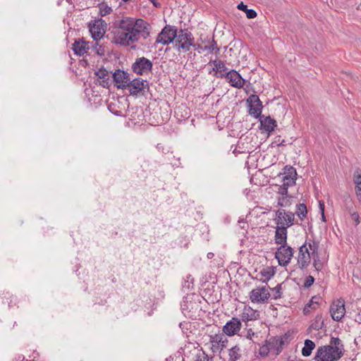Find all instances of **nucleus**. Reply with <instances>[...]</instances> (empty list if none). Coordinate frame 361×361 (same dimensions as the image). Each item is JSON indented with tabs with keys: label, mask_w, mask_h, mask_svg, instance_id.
<instances>
[{
	"label": "nucleus",
	"mask_w": 361,
	"mask_h": 361,
	"mask_svg": "<svg viewBox=\"0 0 361 361\" xmlns=\"http://www.w3.org/2000/svg\"><path fill=\"white\" fill-rule=\"evenodd\" d=\"M322 301H323V300L320 296H319V300H317V299L314 300V302H317L316 305L318 307L321 305Z\"/></svg>",
	"instance_id": "62"
},
{
	"label": "nucleus",
	"mask_w": 361,
	"mask_h": 361,
	"mask_svg": "<svg viewBox=\"0 0 361 361\" xmlns=\"http://www.w3.org/2000/svg\"><path fill=\"white\" fill-rule=\"evenodd\" d=\"M296 182H283L282 185H279L278 193L282 196H288V187L295 185Z\"/></svg>",
	"instance_id": "34"
},
{
	"label": "nucleus",
	"mask_w": 361,
	"mask_h": 361,
	"mask_svg": "<svg viewBox=\"0 0 361 361\" xmlns=\"http://www.w3.org/2000/svg\"><path fill=\"white\" fill-rule=\"evenodd\" d=\"M213 63L214 67L209 71V73H211L212 71H214V75L220 78V75L225 74L226 72H228V68L226 67L224 61L220 59H215L214 61H210L209 63Z\"/></svg>",
	"instance_id": "23"
},
{
	"label": "nucleus",
	"mask_w": 361,
	"mask_h": 361,
	"mask_svg": "<svg viewBox=\"0 0 361 361\" xmlns=\"http://www.w3.org/2000/svg\"><path fill=\"white\" fill-rule=\"evenodd\" d=\"M137 18L132 17H123L121 19L115 20L113 22L112 27L118 31L124 32H129L133 26H135L137 23Z\"/></svg>",
	"instance_id": "12"
},
{
	"label": "nucleus",
	"mask_w": 361,
	"mask_h": 361,
	"mask_svg": "<svg viewBox=\"0 0 361 361\" xmlns=\"http://www.w3.org/2000/svg\"><path fill=\"white\" fill-rule=\"evenodd\" d=\"M149 1L152 3V4L154 7H156V8L161 7V4L159 2H158L157 0H149Z\"/></svg>",
	"instance_id": "59"
},
{
	"label": "nucleus",
	"mask_w": 361,
	"mask_h": 361,
	"mask_svg": "<svg viewBox=\"0 0 361 361\" xmlns=\"http://www.w3.org/2000/svg\"><path fill=\"white\" fill-rule=\"evenodd\" d=\"M208 44L214 47V50H216L215 54L218 55L219 54L220 49L218 47L216 42L214 39V36L212 37L211 40H208Z\"/></svg>",
	"instance_id": "49"
},
{
	"label": "nucleus",
	"mask_w": 361,
	"mask_h": 361,
	"mask_svg": "<svg viewBox=\"0 0 361 361\" xmlns=\"http://www.w3.org/2000/svg\"><path fill=\"white\" fill-rule=\"evenodd\" d=\"M352 218L355 221L356 225L360 224V216L357 212L352 214Z\"/></svg>",
	"instance_id": "55"
},
{
	"label": "nucleus",
	"mask_w": 361,
	"mask_h": 361,
	"mask_svg": "<svg viewBox=\"0 0 361 361\" xmlns=\"http://www.w3.org/2000/svg\"><path fill=\"white\" fill-rule=\"evenodd\" d=\"M314 348V343L310 339H306L305 341V345L302 349V355L305 357L310 356Z\"/></svg>",
	"instance_id": "27"
},
{
	"label": "nucleus",
	"mask_w": 361,
	"mask_h": 361,
	"mask_svg": "<svg viewBox=\"0 0 361 361\" xmlns=\"http://www.w3.org/2000/svg\"><path fill=\"white\" fill-rule=\"evenodd\" d=\"M313 258V266L315 268L316 271H321L323 268V263L319 259V257L318 254L315 255H312Z\"/></svg>",
	"instance_id": "42"
},
{
	"label": "nucleus",
	"mask_w": 361,
	"mask_h": 361,
	"mask_svg": "<svg viewBox=\"0 0 361 361\" xmlns=\"http://www.w3.org/2000/svg\"><path fill=\"white\" fill-rule=\"evenodd\" d=\"M92 25H93L94 27V30H96V31H103V30H105V32L106 31L107 23L102 18L94 20H90L87 23L88 28H90V26H92Z\"/></svg>",
	"instance_id": "26"
},
{
	"label": "nucleus",
	"mask_w": 361,
	"mask_h": 361,
	"mask_svg": "<svg viewBox=\"0 0 361 361\" xmlns=\"http://www.w3.org/2000/svg\"><path fill=\"white\" fill-rule=\"evenodd\" d=\"M264 108V106L262 104V102L261 100H259L254 104V106L252 108H250V110H248V114L252 116L255 118H258L262 116V109Z\"/></svg>",
	"instance_id": "25"
},
{
	"label": "nucleus",
	"mask_w": 361,
	"mask_h": 361,
	"mask_svg": "<svg viewBox=\"0 0 361 361\" xmlns=\"http://www.w3.org/2000/svg\"><path fill=\"white\" fill-rule=\"evenodd\" d=\"M280 142H281V136L280 135H277L275 137L273 143H276V145H277V144L279 143Z\"/></svg>",
	"instance_id": "61"
},
{
	"label": "nucleus",
	"mask_w": 361,
	"mask_h": 361,
	"mask_svg": "<svg viewBox=\"0 0 361 361\" xmlns=\"http://www.w3.org/2000/svg\"><path fill=\"white\" fill-rule=\"evenodd\" d=\"M136 23H138L133 26L129 32L114 31V36L111 42L116 45L128 47L130 44L137 42L141 37V28L142 23H144V20L142 18H137Z\"/></svg>",
	"instance_id": "3"
},
{
	"label": "nucleus",
	"mask_w": 361,
	"mask_h": 361,
	"mask_svg": "<svg viewBox=\"0 0 361 361\" xmlns=\"http://www.w3.org/2000/svg\"><path fill=\"white\" fill-rule=\"evenodd\" d=\"M191 47H193L195 48V50L197 51L199 53H200V50H203L204 46H202L201 44L198 43H195L193 42V44L191 45Z\"/></svg>",
	"instance_id": "53"
},
{
	"label": "nucleus",
	"mask_w": 361,
	"mask_h": 361,
	"mask_svg": "<svg viewBox=\"0 0 361 361\" xmlns=\"http://www.w3.org/2000/svg\"><path fill=\"white\" fill-rule=\"evenodd\" d=\"M241 328L240 320L236 317H233L223 327V331L228 336L236 334Z\"/></svg>",
	"instance_id": "18"
},
{
	"label": "nucleus",
	"mask_w": 361,
	"mask_h": 361,
	"mask_svg": "<svg viewBox=\"0 0 361 361\" xmlns=\"http://www.w3.org/2000/svg\"><path fill=\"white\" fill-rule=\"evenodd\" d=\"M291 196H282L281 197H279L278 199V206L281 207H286L290 205V202L289 200V198H290Z\"/></svg>",
	"instance_id": "41"
},
{
	"label": "nucleus",
	"mask_w": 361,
	"mask_h": 361,
	"mask_svg": "<svg viewBox=\"0 0 361 361\" xmlns=\"http://www.w3.org/2000/svg\"><path fill=\"white\" fill-rule=\"evenodd\" d=\"M245 85V87L244 88V90L246 92V94H249V92L251 91L253 92L254 93H256V92L254 89V87L251 82L247 81Z\"/></svg>",
	"instance_id": "51"
},
{
	"label": "nucleus",
	"mask_w": 361,
	"mask_h": 361,
	"mask_svg": "<svg viewBox=\"0 0 361 361\" xmlns=\"http://www.w3.org/2000/svg\"><path fill=\"white\" fill-rule=\"evenodd\" d=\"M80 63H81L82 66L83 67H85V68H86V67L89 66V62H88V61H87V59H82V60L80 61Z\"/></svg>",
	"instance_id": "58"
},
{
	"label": "nucleus",
	"mask_w": 361,
	"mask_h": 361,
	"mask_svg": "<svg viewBox=\"0 0 361 361\" xmlns=\"http://www.w3.org/2000/svg\"><path fill=\"white\" fill-rule=\"evenodd\" d=\"M288 338L287 334H285L283 337H277L274 338L272 344L274 345L277 351H281L284 345L285 341Z\"/></svg>",
	"instance_id": "32"
},
{
	"label": "nucleus",
	"mask_w": 361,
	"mask_h": 361,
	"mask_svg": "<svg viewBox=\"0 0 361 361\" xmlns=\"http://www.w3.org/2000/svg\"><path fill=\"white\" fill-rule=\"evenodd\" d=\"M102 80L99 81V85L103 87L109 88L111 86V82L109 78H100Z\"/></svg>",
	"instance_id": "50"
},
{
	"label": "nucleus",
	"mask_w": 361,
	"mask_h": 361,
	"mask_svg": "<svg viewBox=\"0 0 361 361\" xmlns=\"http://www.w3.org/2000/svg\"><path fill=\"white\" fill-rule=\"evenodd\" d=\"M345 349L342 341L337 337H331L329 345L317 348L314 356L315 361H337L344 354Z\"/></svg>",
	"instance_id": "1"
},
{
	"label": "nucleus",
	"mask_w": 361,
	"mask_h": 361,
	"mask_svg": "<svg viewBox=\"0 0 361 361\" xmlns=\"http://www.w3.org/2000/svg\"><path fill=\"white\" fill-rule=\"evenodd\" d=\"M220 78H226V81L231 87L238 89L243 87L247 82V80L243 78L239 72L234 69H231L226 72L225 74L221 75Z\"/></svg>",
	"instance_id": "8"
},
{
	"label": "nucleus",
	"mask_w": 361,
	"mask_h": 361,
	"mask_svg": "<svg viewBox=\"0 0 361 361\" xmlns=\"http://www.w3.org/2000/svg\"><path fill=\"white\" fill-rule=\"evenodd\" d=\"M274 267H267L259 271V275L261 276V278L259 279V281H262V283H267V282L274 276Z\"/></svg>",
	"instance_id": "24"
},
{
	"label": "nucleus",
	"mask_w": 361,
	"mask_h": 361,
	"mask_svg": "<svg viewBox=\"0 0 361 361\" xmlns=\"http://www.w3.org/2000/svg\"><path fill=\"white\" fill-rule=\"evenodd\" d=\"M89 32L94 42H99V41L103 39L105 35V30L96 31L94 30V27L93 25L90 26V28H89Z\"/></svg>",
	"instance_id": "29"
},
{
	"label": "nucleus",
	"mask_w": 361,
	"mask_h": 361,
	"mask_svg": "<svg viewBox=\"0 0 361 361\" xmlns=\"http://www.w3.org/2000/svg\"><path fill=\"white\" fill-rule=\"evenodd\" d=\"M314 282V278L312 276L309 275L308 276L306 277V279L305 280V282L303 284V288H309L310 287H311L312 286Z\"/></svg>",
	"instance_id": "46"
},
{
	"label": "nucleus",
	"mask_w": 361,
	"mask_h": 361,
	"mask_svg": "<svg viewBox=\"0 0 361 361\" xmlns=\"http://www.w3.org/2000/svg\"><path fill=\"white\" fill-rule=\"evenodd\" d=\"M356 322L361 324V310L356 315L355 319Z\"/></svg>",
	"instance_id": "60"
},
{
	"label": "nucleus",
	"mask_w": 361,
	"mask_h": 361,
	"mask_svg": "<svg viewBox=\"0 0 361 361\" xmlns=\"http://www.w3.org/2000/svg\"><path fill=\"white\" fill-rule=\"evenodd\" d=\"M281 176V180H296L298 178V173L296 169L291 165H286L282 172L279 173V176Z\"/></svg>",
	"instance_id": "22"
},
{
	"label": "nucleus",
	"mask_w": 361,
	"mask_h": 361,
	"mask_svg": "<svg viewBox=\"0 0 361 361\" xmlns=\"http://www.w3.org/2000/svg\"><path fill=\"white\" fill-rule=\"evenodd\" d=\"M113 82L118 89L126 90L130 80V74L124 70L116 69L111 73Z\"/></svg>",
	"instance_id": "10"
},
{
	"label": "nucleus",
	"mask_w": 361,
	"mask_h": 361,
	"mask_svg": "<svg viewBox=\"0 0 361 361\" xmlns=\"http://www.w3.org/2000/svg\"><path fill=\"white\" fill-rule=\"evenodd\" d=\"M154 164L149 160L143 159L142 161L140 167L144 172H151L154 171Z\"/></svg>",
	"instance_id": "38"
},
{
	"label": "nucleus",
	"mask_w": 361,
	"mask_h": 361,
	"mask_svg": "<svg viewBox=\"0 0 361 361\" xmlns=\"http://www.w3.org/2000/svg\"><path fill=\"white\" fill-rule=\"evenodd\" d=\"M246 17L249 19L255 18L257 16V12L254 9L247 8L245 11Z\"/></svg>",
	"instance_id": "48"
},
{
	"label": "nucleus",
	"mask_w": 361,
	"mask_h": 361,
	"mask_svg": "<svg viewBox=\"0 0 361 361\" xmlns=\"http://www.w3.org/2000/svg\"><path fill=\"white\" fill-rule=\"evenodd\" d=\"M319 211L321 213H324V208H325V205H324V201L322 200H320L319 202Z\"/></svg>",
	"instance_id": "57"
},
{
	"label": "nucleus",
	"mask_w": 361,
	"mask_h": 361,
	"mask_svg": "<svg viewBox=\"0 0 361 361\" xmlns=\"http://www.w3.org/2000/svg\"><path fill=\"white\" fill-rule=\"evenodd\" d=\"M162 157L163 161L171 164L173 167H180L181 165L180 154L175 153L173 151L167 150Z\"/></svg>",
	"instance_id": "21"
},
{
	"label": "nucleus",
	"mask_w": 361,
	"mask_h": 361,
	"mask_svg": "<svg viewBox=\"0 0 361 361\" xmlns=\"http://www.w3.org/2000/svg\"><path fill=\"white\" fill-rule=\"evenodd\" d=\"M229 360L237 361L240 357V349L238 345H235L229 349Z\"/></svg>",
	"instance_id": "31"
},
{
	"label": "nucleus",
	"mask_w": 361,
	"mask_h": 361,
	"mask_svg": "<svg viewBox=\"0 0 361 361\" xmlns=\"http://www.w3.org/2000/svg\"><path fill=\"white\" fill-rule=\"evenodd\" d=\"M240 318L245 322L255 321L259 319V312L256 310H253L251 307L245 305L240 314Z\"/></svg>",
	"instance_id": "20"
},
{
	"label": "nucleus",
	"mask_w": 361,
	"mask_h": 361,
	"mask_svg": "<svg viewBox=\"0 0 361 361\" xmlns=\"http://www.w3.org/2000/svg\"><path fill=\"white\" fill-rule=\"evenodd\" d=\"M286 141L285 140H281L279 143L277 144V146H286Z\"/></svg>",
	"instance_id": "63"
},
{
	"label": "nucleus",
	"mask_w": 361,
	"mask_h": 361,
	"mask_svg": "<svg viewBox=\"0 0 361 361\" xmlns=\"http://www.w3.org/2000/svg\"><path fill=\"white\" fill-rule=\"evenodd\" d=\"M126 89L132 96H145L146 92L149 90V85L147 80L137 77L130 80Z\"/></svg>",
	"instance_id": "4"
},
{
	"label": "nucleus",
	"mask_w": 361,
	"mask_h": 361,
	"mask_svg": "<svg viewBox=\"0 0 361 361\" xmlns=\"http://www.w3.org/2000/svg\"><path fill=\"white\" fill-rule=\"evenodd\" d=\"M293 256V250L287 245H281L275 252V258L278 260L279 264L286 267Z\"/></svg>",
	"instance_id": "9"
},
{
	"label": "nucleus",
	"mask_w": 361,
	"mask_h": 361,
	"mask_svg": "<svg viewBox=\"0 0 361 361\" xmlns=\"http://www.w3.org/2000/svg\"><path fill=\"white\" fill-rule=\"evenodd\" d=\"M268 288H269V286H262L252 289L249 295L251 302L253 303H264L267 302L270 297Z\"/></svg>",
	"instance_id": "11"
},
{
	"label": "nucleus",
	"mask_w": 361,
	"mask_h": 361,
	"mask_svg": "<svg viewBox=\"0 0 361 361\" xmlns=\"http://www.w3.org/2000/svg\"><path fill=\"white\" fill-rule=\"evenodd\" d=\"M260 125L259 129L262 132L267 133L268 135H271L277 127L276 121L270 116H262L257 118Z\"/></svg>",
	"instance_id": "15"
},
{
	"label": "nucleus",
	"mask_w": 361,
	"mask_h": 361,
	"mask_svg": "<svg viewBox=\"0 0 361 361\" xmlns=\"http://www.w3.org/2000/svg\"><path fill=\"white\" fill-rule=\"evenodd\" d=\"M193 42L194 37L192 32L188 31V29H180L179 34H177L174 46L177 47L178 50L181 49L184 52H187L190 50L191 45L193 44Z\"/></svg>",
	"instance_id": "6"
},
{
	"label": "nucleus",
	"mask_w": 361,
	"mask_h": 361,
	"mask_svg": "<svg viewBox=\"0 0 361 361\" xmlns=\"http://www.w3.org/2000/svg\"><path fill=\"white\" fill-rule=\"evenodd\" d=\"M237 8L240 11H243L244 12H245V11L248 8H247V6L244 4L243 2H240V4H238L237 6Z\"/></svg>",
	"instance_id": "54"
},
{
	"label": "nucleus",
	"mask_w": 361,
	"mask_h": 361,
	"mask_svg": "<svg viewBox=\"0 0 361 361\" xmlns=\"http://www.w3.org/2000/svg\"><path fill=\"white\" fill-rule=\"evenodd\" d=\"M99 8V15L101 17L106 16L108 14H110L112 12V8L111 6H109L105 2H101L98 4Z\"/></svg>",
	"instance_id": "35"
},
{
	"label": "nucleus",
	"mask_w": 361,
	"mask_h": 361,
	"mask_svg": "<svg viewBox=\"0 0 361 361\" xmlns=\"http://www.w3.org/2000/svg\"><path fill=\"white\" fill-rule=\"evenodd\" d=\"M178 29L174 25H166L158 34L156 43L168 45L175 42L177 37Z\"/></svg>",
	"instance_id": "5"
},
{
	"label": "nucleus",
	"mask_w": 361,
	"mask_h": 361,
	"mask_svg": "<svg viewBox=\"0 0 361 361\" xmlns=\"http://www.w3.org/2000/svg\"><path fill=\"white\" fill-rule=\"evenodd\" d=\"M330 313L334 321H341L345 313L344 300H338L336 302H333L330 307Z\"/></svg>",
	"instance_id": "17"
},
{
	"label": "nucleus",
	"mask_w": 361,
	"mask_h": 361,
	"mask_svg": "<svg viewBox=\"0 0 361 361\" xmlns=\"http://www.w3.org/2000/svg\"><path fill=\"white\" fill-rule=\"evenodd\" d=\"M307 245H308L310 250H311V255H315L317 254V251L319 249V243L317 241H312L307 243Z\"/></svg>",
	"instance_id": "44"
},
{
	"label": "nucleus",
	"mask_w": 361,
	"mask_h": 361,
	"mask_svg": "<svg viewBox=\"0 0 361 361\" xmlns=\"http://www.w3.org/2000/svg\"><path fill=\"white\" fill-rule=\"evenodd\" d=\"M184 356L188 361H213L212 357H209L202 348H198L185 352Z\"/></svg>",
	"instance_id": "14"
},
{
	"label": "nucleus",
	"mask_w": 361,
	"mask_h": 361,
	"mask_svg": "<svg viewBox=\"0 0 361 361\" xmlns=\"http://www.w3.org/2000/svg\"><path fill=\"white\" fill-rule=\"evenodd\" d=\"M109 73V71H107L104 66H102L98 71L94 72V75L98 78V79L108 78Z\"/></svg>",
	"instance_id": "43"
},
{
	"label": "nucleus",
	"mask_w": 361,
	"mask_h": 361,
	"mask_svg": "<svg viewBox=\"0 0 361 361\" xmlns=\"http://www.w3.org/2000/svg\"><path fill=\"white\" fill-rule=\"evenodd\" d=\"M294 214L291 212H286L283 209L276 212L275 221L277 224L275 232V243L283 245H287V228L293 224Z\"/></svg>",
	"instance_id": "2"
},
{
	"label": "nucleus",
	"mask_w": 361,
	"mask_h": 361,
	"mask_svg": "<svg viewBox=\"0 0 361 361\" xmlns=\"http://www.w3.org/2000/svg\"><path fill=\"white\" fill-rule=\"evenodd\" d=\"M90 42L86 41L84 37L78 38L75 39L71 49L75 56H81L87 54L88 50L90 49Z\"/></svg>",
	"instance_id": "16"
},
{
	"label": "nucleus",
	"mask_w": 361,
	"mask_h": 361,
	"mask_svg": "<svg viewBox=\"0 0 361 361\" xmlns=\"http://www.w3.org/2000/svg\"><path fill=\"white\" fill-rule=\"evenodd\" d=\"M311 262V255L307 247V241L299 248V252L297 259L298 267L303 270L306 269Z\"/></svg>",
	"instance_id": "13"
},
{
	"label": "nucleus",
	"mask_w": 361,
	"mask_h": 361,
	"mask_svg": "<svg viewBox=\"0 0 361 361\" xmlns=\"http://www.w3.org/2000/svg\"><path fill=\"white\" fill-rule=\"evenodd\" d=\"M254 335V332L251 329H250L247 331V337H250L251 336Z\"/></svg>",
	"instance_id": "64"
},
{
	"label": "nucleus",
	"mask_w": 361,
	"mask_h": 361,
	"mask_svg": "<svg viewBox=\"0 0 361 361\" xmlns=\"http://www.w3.org/2000/svg\"><path fill=\"white\" fill-rule=\"evenodd\" d=\"M353 180H361V169L356 168L353 173Z\"/></svg>",
	"instance_id": "52"
},
{
	"label": "nucleus",
	"mask_w": 361,
	"mask_h": 361,
	"mask_svg": "<svg viewBox=\"0 0 361 361\" xmlns=\"http://www.w3.org/2000/svg\"><path fill=\"white\" fill-rule=\"evenodd\" d=\"M203 51H209V53H212L214 50V47L208 44L204 46Z\"/></svg>",
	"instance_id": "56"
},
{
	"label": "nucleus",
	"mask_w": 361,
	"mask_h": 361,
	"mask_svg": "<svg viewBox=\"0 0 361 361\" xmlns=\"http://www.w3.org/2000/svg\"><path fill=\"white\" fill-rule=\"evenodd\" d=\"M296 213L301 220H303L305 218H306L307 214V209L306 205L303 203H300L299 204H298Z\"/></svg>",
	"instance_id": "37"
},
{
	"label": "nucleus",
	"mask_w": 361,
	"mask_h": 361,
	"mask_svg": "<svg viewBox=\"0 0 361 361\" xmlns=\"http://www.w3.org/2000/svg\"><path fill=\"white\" fill-rule=\"evenodd\" d=\"M356 183L355 190V194L358 199L359 202L361 204V182H355Z\"/></svg>",
	"instance_id": "47"
},
{
	"label": "nucleus",
	"mask_w": 361,
	"mask_h": 361,
	"mask_svg": "<svg viewBox=\"0 0 361 361\" xmlns=\"http://www.w3.org/2000/svg\"><path fill=\"white\" fill-rule=\"evenodd\" d=\"M324 326V319L322 314H317L315 318L312 321L310 328L314 330L318 331L322 329Z\"/></svg>",
	"instance_id": "30"
},
{
	"label": "nucleus",
	"mask_w": 361,
	"mask_h": 361,
	"mask_svg": "<svg viewBox=\"0 0 361 361\" xmlns=\"http://www.w3.org/2000/svg\"><path fill=\"white\" fill-rule=\"evenodd\" d=\"M259 100H260L259 97L255 93L250 95L249 97L246 99V106L248 108V110H250V108L253 107L254 104Z\"/></svg>",
	"instance_id": "39"
},
{
	"label": "nucleus",
	"mask_w": 361,
	"mask_h": 361,
	"mask_svg": "<svg viewBox=\"0 0 361 361\" xmlns=\"http://www.w3.org/2000/svg\"><path fill=\"white\" fill-rule=\"evenodd\" d=\"M227 338L222 334H215L210 336L209 342L212 343V350L215 353L218 350H222L226 347Z\"/></svg>",
	"instance_id": "19"
},
{
	"label": "nucleus",
	"mask_w": 361,
	"mask_h": 361,
	"mask_svg": "<svg viewBox=\"0 0 361 361\" xmlns=\"http://www.w3.org/2000/svg\"><path fill=\"white\" fill-rule=\"evenodd\" d=\"M315 299L319 300V295L312 296L310 300L305 305L303 308V314L305 315L309 314L311 310H315L318 307V306L316 305L317 302H314Z\"/></svg>",
	"instance_id": "28"
},
{
	"label": "nucleus",
	"mask_w": 361,
	"mask_h": 361,
	"mask_svg": "<svg viewBox=\"0 0 361 361\" xmlns=\"http://www.w3.org/2000/svg\"><path fill=\"white\" fill-rule=\"evenodd\" d=\"M281 289V284H279L275 288H271L272 291H274V294L273 295V299L277 300L282 297Z\"/></svg>",
	"instance_id": "45"
},
{
	"label": "nucleus",
	"mask_w": 361,
	"mask_h": 361,
	"mask_svg": "<svg viewBox=\"0 0 361 361\" xmlns=\"http://www.w3.org/2000/svg\"><path fill=\"white\" fill-rule=\"evenodd\" d=\"M91 48L97 55L101 57L104 56L106 51L103 44H99V42H94Z\"/></svg>",
	"instance_id": "33"
},
{
	"label": "nucleus",
	"mask_w": 361,
	"mask_h": 361,
	"mask_svg": "<svg viewBox=\"0 0 361 361\" xmlns=\"http://www.w3.org/2000/svg\"><path fill=\"white\" fill-rule=\"evenodd\" d=\"M116 107V104L114 102H111L107 105V109L111 114L116 116H123L122 111L117 110Z\"/></svg>",
	"instance_id": "40"
},
{
	"label": "nucleus",
	"mask_w": 361,
	"mask_h": 361,
	"mask_svg": "<svg viewBox=\"0 0 361 361\" xmlns=\"http://www.w3.org/2000/svg\"><path fill=\"white\" fill-rule=\"evenodd\" d=\"M150 30V24L144 20V23H142L141 28V37L143 38V39H146L149 37Z\"/></svg>",
	"instance_id": "36"
},
{
	"label": "nucleus",
	"mask_w": 361,
	"mask_h": 361,
	"mask_svg": "<svg viewBox=\"0 0 361 361\" xmlns=\"http://www.w3.org/2000/svg\"><path fill=\"white\" fill-rule=\"evenodd\" d=\"M152 68L153 63L145 56L137 58L131 66L133 72L137 75L152 72Z\"/></svg>",
	"instance_id": "7"
}]
</instances>
